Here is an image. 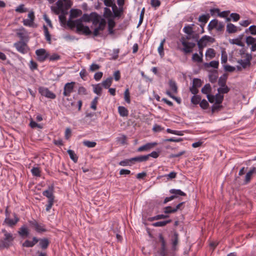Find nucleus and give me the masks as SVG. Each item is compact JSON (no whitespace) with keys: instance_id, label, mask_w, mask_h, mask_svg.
Segmentation results:
<instances>
[{"instance_id":"de8ad7c7","label":"nucleus","mask_w":256,"mask_h":256,"mask_svg":"<svg viewBox=\"0 0 256 256\" xmlns=\"http://www.w3.org/2000/svg\"><path fill=\"white\" fill-rule=\"evenodd\" d=\"M124 98L125 101L128 103L130 104V94L129 92L128 88H126L124 93Z\"/></svg>"},{"instance_id":"69168bd1","label":"nucleus","mask_w":256,"mask_h":256,"mask_svg":"<svg viewBox=\"0 0 256 256\" xmlns=\"http://www.w3.org/2000/svg\"><path fill=\"white\" fill-rule=\"evenodd\" d=\"M103 73L102 72H97L94 75V78L96 80L98 81L102 78Z\"/></svg>"},{"instance_id":"423d86ee","label":"nucleus","mask_w":256,"mask_h":256,"mask_svg":"<svg viewBox=\"0 0 256 256\" xmlns=\"http://www.w3.org/2000/svg\"><path fill=\"white\" fill-rule=\"evenodd\" d=\"M224 26L222 22H218L217 20H213L208 24V30H211L216 29L218 32H222L224 30Z\"/></svg>"},{"instance_id":"473e14b6","label":"nucleus","mask_w":256,"mask_h":256,"mask_svg":"<svg viewBox=\"0 0 256 256\" xmlns=\"http://www.w3.org/2000/svg\"><path fill=\"white\" fill-rule=\"evenodd\" d=\"M212 91L211 86L209 84H207L204 86L202 89V93L204 94H209Z\"/></svg>"},{"instance_id":"bf43d9fd","label":"nucleus","mask_w":256,"mask_h":256,"mask_svg":"<svg viewBox=\"0 0 256 256\" xmlns=\"http://www.w3.org/2000/svg\"><path fill=\"white\" fill-rule=\"evenodd\" d=\"M209 18V16L203 14L199 17L198 20L200 22H204V24L206 23Z\"/></svg>"},{"instance_id":"f8f14e48","label":"nucleus","mask_w":256,"mask_h":256,"mask_svg":"<svg viewBox=\"0 0 256 256\" xmlns=\"http://www.w3.org/2000/svg\"><path fill=\"white\" fill-rule=\"evenodd\" d=\"M75 84L74 82H68L66 83L64 86V90L63 92V94L65 96H70L71 93L73 92L74 85Z\"/></svg>"},{"instance_id":"774afa93","label":"nucleus","mask_w":256,"mask_h":256,"mask_svg":"<svg viewBox=\"0 0 256 256\" xmlns=\"http://www.w3.org/2000/svg\"><path fill=\"white\" fill-rule=\"evenodd\" d=\"M248 30L250 32L252 35L256 34V26H251L248 28Z\"/></svg>"},{"instance_id":"f03ea898","label":"nucleus","mask_w":256,"mask_h":256,"mask_svg":"<svg viewBox=\"0 0 256 256\" xmlns=\"http://www.w3.org/2000/svg\"><path fill=\"white\" fill-rule=\"evenodd\" d=\"M4 237L0 240V249L8 248L12 245L14 237L12 234L8 232L6 230H2Z\"/></svg>"},{"instance_id":"338daca9","label":"nucleus","mask_w":256,"mask_h":256,"mask_svg":"<svg viewBox=\"0 0 256 256\" xmlns=\"http://www.w3.org/2000/svg\"><path fill=\"white\" fill-rule=\"evenodd\" d=\"M87 74L86 71L84 69L82 70L80 72V78L84 80H86Z\"/></svg>"},{"instance_id":"412c9836","label":"nucleus","mask_w":256,"mask_h":256,"mask_svg":"<svg viewBox=\"0 0 256 256\" xmlns=\"http://www.w3.org/2000/svg\"><path fill=\"white\" fill-rule=\"evenodd\" d=\"M131 160L132 164H134L136 162H142L148 160V156H140L134 158H131Z\"/></svg>"},{"instance_id":"8fccbe9b","label":"nucleus","mask_w":256,"mask_h":256,"mask_svg":"<svg viewBox=\"0 0 256 256\" xmlns=\"http://www.w3.org/2000/svg\"><path fill=\"white\" fill-rule=\"evenodd\" d=\"M224 100V96L220 94H216L215 96V101L217 104H221Z\"/></svg>"},{"instance_id":"72a5a7b5","label":"nucleus","mask_w":256,"mask_h":256,"mask_svg":"<svg viewBox=\"0 0 256 256\" xmlns=\"http://www.w3.org/2000/svg\"><path fill=\"white\" fill-rule=\"evenodd\" d=\"M192 26L188 25L186 26H185L183 28V31L186 34H188L189 36V37L192 35L193 33V30H192V26Z\"/></svg>"},{"instance_id":"6ab92c4d","label":"nucleus","mask_w":256,"mask_h":256,"mask_svg":"<svg viewBox=\"0 0 256 256\" xmlns=\"http://www.w3.org/2000/svg\"><path fill=\"white\" fill-rule=\"evenodd\" d=\"M216 52L215 50L212 48H208L206 52V57L208 59H212L216 56Z\"/></svg>"},{"instance_id":"7c9ffc66","label":"nucleus","mask_w":256,"mask_h":256,"mask_svg":"<svg viewBox=\"0 0 256 256\" xmlns=\"http://www.w3.org/2000/svg\"><path fill=\"white\" fill-rule=\"evenodd\" d=\"M254 174L250 170L246 173L244 180V184H246L250 182L251 179L252 178V176H253Z\"/></svg>"},{"instance_id":"13d9d810","label":"nucleus","mask_w":256,"mask_h":256,"mask_svg":"<svg viewBox=\"0 0 256 256\" xmlns=\"http://www.w3.org/2000/svg\"><path fill=\"white\" fill-rule=\"evenodd\" d=\"M200 106L202 108L206 110L208 108L209 104L206 100H203L201 102H200Z\"/></svg>"},{"instance_id":"4d7b16f0","label":"nucleus","mask_w":256,"mask_h":256,"mask_svg":"<svg viewBox=\"0 0 256 256\" xmlns=\"http://www.w3.org/2000/svg\"><path fill=\"white\" fill-rule=\"evenodd\" d=\"M202 84V80L199 78H194L192 81V85L196 87L200 88Z\"/></svg>"},{"instance_id":"37998d69","label":"nucleus","mask_w":256,"mask_h":256,"mask_svg":"<svg viewBox=\"0 0 256 256\" xmlns=\"http://www.w3.org/2000/svg\"><path fill=\"white\" fill-rule=\"evenodd\" d=\"M168 217V215H164V214H158L157 216H156L154 217L150 218H149V220L150 221H152L154 220H158L160 219H164Z\"/></svg>"},{"instance_id":"f704fd0d","label":"nucleus","mask_w":256,"mask_h":256,"mask_svg":"<svg viewBox=\"0 0 256 256\" xmlns=\"http://www.w3.org/2000/svg\"><path fill=\"white\" fill-rule=\"evenodd\" d=\"M204 65L206 67H212L214 68H218L219 66V62L216 60H212L210 63H206Z\"/></svg>"},{"instance_id":"1a4fd4ad","label":"nucleus","mask_w":256,"mask_h":256,"mask_svg":"<svg viewBox=\"0 0 256 256\" xmlns=\"http://www.w3.org/2000/svg\"><path fill=\"white\" fill-rule=\"evenodd\" d=\"M214 38L208 36H202L199 40L198 41V48H204L206 46L208 42H212Z\"/></svg>"},{"instance_id":"79ce46f5","label":"nucleus","mask_w":256,"mask_h":256,"mask_svg":"<svg viewBox=\"0 0 256 256\" xmlns=\"http://www.w3.org/2000/svg\"><path fill=\"white\" fill-rule=\"evenodd\" d=\"M228 60L227 53L224 50L222 51L221 54V62L222 64H225Z\"/></svg>"},{"instance_id":"3c124183","label":"nucleus","mask_w":256,"mask_h":256,"mask_svg":"<svg viewBox=\"0 0 256 256\" xmlns=\"http://www.w3.org/2000/svg\"><path fill=\"white\" fill-rule=\"evenodd\" d=\"M170 192L172 194L180 195L182 196H185L186 194L184 192L180 190L172 189L170 190Z\"/></svg>"},{"instance_id":"4be33fe9","label":"nucleus","mask_w":256,"mask_h":256,"mask_svg":"<svg viewBox=\"0 0 256 256\" xmlns=\"http://www.w3.org/2000/svg\"><path fill=\"white\" fill-rule=\"evenodd\" d=\"M82 14V11L78 9H72L70 10V17L71 18H78Z\"/></svg>"},{"instance_id":"c9c22d12","label":"nucleus","mask_w":256,"mask_h":256,"mask_svg":"<svg viewBox=\"0 0 256 256\" xmlns=\"http://www.w3.org/2000/svg\"><path fill=\"white\" fill-rule=\"evenodd\" d=\"M165 42V39L162 40L158 47V52L160 54V55L162 57L164 56V45Z\"/></svg>"},{"instance_id":"c03bdc74","label":"nucleus","mask_w":256,"mask_h":256,"mask_svg":"<svg viewBox=\"0 0 256 256\" xmlns=\"http://www.w3.org/2000/svg\"><path fill=\"white\" fill-rule=\"evenodd\" d=\"M132 161L131 158L126 159L124 160H122L119 162V165L123 166H130L132 164Z\"/></svg>"},{"instance_id":"a211bd4d","label":"nucleus","mask_w":256,"mask_h":256,"mask_svg":"<svg viewBox=\"0 0 256 256\" xmlns=\"http://www.w3.org/2000/svg\"><path fill=\"white\" fill-rule=\"evenodd\" d=\"M18 234L22 237H27L29 235L30 232L28 228L25 226H23L20 228Z\"/></svg>"},{"instance_id":"0eeeda50","label":"nucleus","mask_w":256,"mask_h":256,"mask_svg":"<svg viewBox=\"0 0 256 256\" xmlns=\"http://www.w3.org/2000/svg\"><path fill=\"white\" fill-rule=\"evenodd\" d=\"M28 222L30 226L34 228L38 232H42L46 231L45 226L43 224L38 223L36 220H30Z\"/></svg>"},{"instance_id":"a18cd8bd","label":"nucleus","mask_w":256,"mask_h":256,"mask_svg":"<svg viewBox=\"0 0 256 256\" xmlns=\"http://www.w3.org/2000/svg\"><path fill=\"white\" fill-rule=\"evenodd\" d=\"M83 144L84 146H86L88 148H94L96 144V143L94 142H90L89 140H84L83 142Z\"/></svg>"},{"instance_id":"9d476101","label":"nucleus","mask_w":256,"mask_h":256,"mask_svg":"<svg viewBox=\"0 0 256 256\" xmlns=\"http://www.w3.org/2000/svg\"><path fill=\"white\" fill-rule=\"evenodd\" d=\"M14 46L16 50L22 53L26 54L28 52V46L26 44L22 41L18 42L14 44Z\"/></svg>"},{"instance_id":"603ef678","label":"nucleus","mask_w":256,"mask_h":256,"mask_svg":"<svg viewBox=\"0 0 256 256\" xmlns=\"http://www.w3.org/2000/svg\"><path fill=\"white\" fill-rule=\"evenodd\" d=\"M246 42L248 45L252 46L256 42V39L251 36H248L246 37Z\"/></svg>"},{"instance_id":"f257e3e1","label":"nucleus","mask_w":256,"mask_h":256,"mask_svg":"<svg viewBox=\"0 0 256 256\" xmlns=\"http://www.w3.org/2000/svg\"><path fill=\"white\" fill-rule=\"evenodd\" d=\"M82 22H92V28H94L92 34L95 36H98L100 32L104 30L106 24V20L96 12H92L90 14H84L79 19L74 20H69L67 24L71 28H76V32L80 34L90 35L92 32L88 26L82 24Z\"/></svg>"},{"instance_id":"f3484780","label":"nucleus","mask_w":256,"mask_h":256,"mask_svg":"<svg viewBox=\"0 0 256 256\" xmlns=\"http://www.w3.org/2000/svg\"><path fill=\"white\" fill-rule=\"evenodd\" d=\"M39 240L36 237L32 238V240L30 241L29 240H26L23 244L22 246L26 248H32L33 247L36 243L38 242Z\"/></svg>"},{"instance_id":"dca6fc26","label":"nucleus","mask_w":256,"mask_h":256,"mask_svg":"<svg viewBox=\"0 0 256 256\" xmlns=\"http://www.w3.org/2000/svg\"><path fill=\"white\" fill-rule=\"evenodd\" d=\"M184 202H180L178 204L176 208H172L168 206L164 208V212L165 214H171L176 212L178 210L180 209L181 206L183 205Z\"/></svg>"},{"instance_id":"39448f33","label":"nucleus","mask_w":256,"mask_h":256,"mask_svg":"<svg viewBox=\"0 0 256 256\" xmlns=\"http://www.w3.org/2000/svg\"><path fill=\"white\" fill-rule=\"evenodd\" d=\"M190 39L189 36L186 38L182 37L180 41L183 46L182 50L185 54H190L192 52L196 44L192 42H190L188 40Z\"/></svg>"},{"instance_id":"bb28decb","label":"nucleus","mask_w":256,"mask_h":256,"mask_svg":"<svg viewBox=\"0 0 256 256\" xmlns=\"http://www.w3.org/2000/svg\"><path fill=\"white\" fill-rule=\"evenodd\" d=\"M178 234L175 232L172 238V245L174 248H175L176 246L178 245Z\"/></svg>"},{"instance_id":"4c0bfd02","label":"nucleus","mask_w":256,"mask_h":256,"mask_svg":"<svg viewBox=\"0 0 256 256\" xmlns=\"http://www.w3.org/2000/svg\"><path fill=\"white\" fill-rule=\"evenodd\" d=\"M31 172L34 176H38V177L40 176L41 171L39 168L34 167L31 170Z\"/></svg>"},{"instance_id":"5fc2aeb1","label":"nucleus","mask_w":256,"mask_h":256,"mask_svg":"<svg viewBox=\"0 0 256 256\" xmlns=\"http://www.w3.org/2000/svg\"><path fill=\"white\" fill-rule=\"evenodd\" d=\"M43 27H44V35H45L46 38V40L50 41L51 40V36L49 33L48 28L44 25V26Z\"/></svg>"},{"instance_id":"c85d7f7f","label":"nucleus","mask_w":256,"mask_h":256,"mask_svg":"<svg viewBox=\"0 0 256 256\" xmlns=\"http://www.w3.org/2000/svg\"><path fill=\"white\" fill-rule=\"evenodd\" d=\"M112 82V77H110L107 78L105 80H104L102 84L105 88H108L111 86Z\"/></svg>"},{"instance_id":"052dcab7","label":"nucleus","mask_w":256,"mask_h":256,"mask_svg":"<svg viewBox=\"0 0 256 256\" xmlns=\"http://www.w3.org/2000/svg\"><path fill=\"white\" fill-rule=\"evenodd\" d=\"M238 63L244 68H246L247 66H250V62H248L247 60H240L238 61Z\"/></svg>"},{"instance_id":"49530a36","label":"nucleus","mask_w":256,"mask_h":256,"mask_svg":"<svg viewBox=\"0 0 256 256\" xmlns=\"http://www.w3.org/2000/svg\"><path fill=\"white\" fill-rule=\"evenodd\" d=\"M15 10L19 13H24L28 11V9L24 8V4H20L16 8Z\"/></svg>"},{"instance_id":"09e8293b","label":"nucleus","mask_w":256,"mask_h":256,"mask_svg":"<svg viewBox=\"0 0 256 256\" xmlns=\"http://www.w3.org/2000/svg\"><path fill=\"white\" fill-rule=\"evenodd\" d=\"M127 138L125 135L122 134L117 138V140L122 144H126Z\"/></svg>"},{"instance_id":"2eb2a0df","label":"nucleus","mask_w":256,"mask_h":256,"mask_svg":"<svg viewBox=\"0 0 256 256\" xmlns=\"http://www.w3.org/2000/svg\"><path fill=\"white\" fill-rule=\"evenodd\" d=\"M14 219H10L8 217L5 218L4 222L10 227H13L19 221V218L16 216V214H14Z\"/></svg>"},{"instance_id":"ddd939ff","label":"nucleus","mask_w":256,"mask_h":256,"mask_svg":"<svg viewBox=\"0 0 256 256\" xmlns=\"http://www.w3.org/2000/svg\"><path fill=\"white\" fill-rule=\"evenodd\" d=\"M159 240L161 243V248L160 250V254L161 256H165L166 253V243L164 238L162 234L159 235Z\"/></svg>"},{"instance_id":"ea45409f","label":"nucleus","mask_w":256,"mask_h":256,"mask_svg":"<svg viewBox=\"0 0 256 256\" xmlns=\"http://www.w3.org/2000/svg\"><path fill=\"white\" fill-rule=\"evenodd\" d=\"M104 16L108 19L112 18V14L110 8H104Z\"/></svg>"},{"instance_id":"20e7f679","label":"nucleus","mask_w":256,"mask_h":256,"mask_svg":"<svg viewBox=\"0 0 256 256\" xmlns=\"http://www.w3.org/2000/svg\"><path fill=\"white\" fill-rule=\"evenodd\" d=\"M56 4V6H52V9L56 14H59L68 9L72 4V1H57Z\"/></svg>"},{"instance_id":"5701e85b","label":"nucleus","mask_w":256,"mask_h":256,"mask_svg":"<svg viewBox=\"0 0 256 256\" xmlns=\"http://www.w3.org/2000/svg\"><path fill=\"white\" fill-rule=\"evenodd\" d=\"M168 84L172 92L176 94L178 92V86L176 82L172 80H169Z\"/></svg>"},{"instance_id":"c756f323","label":"nucleus","mask_w":256,"mask_h":256,"mask_svg":"<svg viewBox=\"0 0 256 256\" xmlns=\"http://www.w3.org/2000/svg\"><path fill=\"white\" fill-rule=\"evenodd\" d=\"M220 85L222 87L218 89V92L220 94H226L229 92V88L225 85L224 84H220L219 82Z\"/></svg>"},{"instance_id":"4468645a","label":"nucleus","mask_w":256,"mask_h":256,"mask_svg":"<svg viewBox=\"0 0 256 256\" xmlns=\"http://www.w3.org/2000/svg\"><path fill=\"white\" fill-rule=\"evenodd\" d=\"M157 145L158 143L156 142L147 143L146 144L139 147L138 149V152H141L144 151H148Z\"/></svg>"},{"instance_id":"0e129e2a","label":"nucleus","mask_w":256,"mask_h":256,"mask_svg":"<svg viewBox=\"0 0 256 256\" xmlns=\"http://www.w3.org/2000/svg\"><path fill=\"white\" fill-rule=\"evenodd\" d=\"M230 17L232 19L234 22H237L240 20V16L238 14L236 13H232L230 15Z\"/></svg>"},{"instance_id":"b1692460","label":"nucleus","mask_w":256,"mask_h":256,"mask_svg":"<svg viewBox=\"0 0 256 256\" xmlns=\"http://www.w3.org/2000/svg\"><path fill=\"white\" fill-rule=\"evenodd\" d=\"M39 245L42 249H46L50 244L47 238H44L39 240Z\"/></svg>"},{"instance_id":"a19ab883","label":"nucleus","mask_w":256,"mask_h":256,"mask_svg":"<svg viewBox=\"0 0 256 256\" xmlns=\"http://www.w3.org/2000/svg\"><path fill=\"white\" fill-rule=\"evenodd\" d=\"M201 100V97L198 95H194L191 98V102L194 104H200Z\"/></svg>"},{"instance_id":"e433bc0d","label":"nucleus","mask_w":256,"mask_h":256,"mask_svg":"<svg viewBox=\"0 0 256 256\" xmlns=\"http://www.w3.org/2000/svg\"><path fill=\"white\" fill-rule=\"evenodd\" d=\"M94 92L98 96H100L102 92V87L100 84L94 86Z\"/></svg>"},{"instance_id":"393cba45","label":"nucleus","mask_w":256,"mask_h":256,"mask_svg":"<svg viewBox=\"0 0 256 256\" xmlns=\"http://www.w3.org/2000/svg\"><path fill=\"white\" fill-rule=\"evenodd\" d=\"M226 30L230 34L234 33L237 32L238 28L232 24L229 23L226 26Z\"/></svg>"},{"instance_id":"aec40b11","label":"nucleus","mask_w":256,"mask_h":256,"mask_svg":"<svg viewBox=\"0 0 256 256\" xmlns=\"http://www.w3.org/2000/svg\"><path fill=\"white\" fill-rule=\"evenodd\" d=\"M108 30L110 34H114V32L113 30L114 28L116 26V22L113 18L108 19Z\"/></svg>"},{"instance_id":"7ed1b4c3","label":"nucleus","mask_w":256,"mask_h":256,"mask_svg":"<svg viewBox=\"0 0 256 256\" xmlns=\"http://www.w3.org/2000/svg\"><path fill=\"white\" fill-rule=\"evenodd\" d=\"M54 187L53 186H50L48 188L44 190L42 192V195L48 198V204L46 206V210L49 212L54 204Z\"/></svg>"},{"instance_id":"6e6d98bb","label":"nucleus","mask_w":256,"mask_h":256,"mask_svg":"<svg viewBox=\"0 0 256 256\" xmlns=\"http://www.w3.org/2000/svg\"><path fill=\"white\" fill-rule=\"evenodd\" d=\"M112 8L114 15L116 17L120 16L121 10L118 9L117 6H116L115 4H114V6H112Z\"/></svg>"},{"instance_id":"e2e57ef3","label":"nucleus","mask_w":256,"mask_h":256,"mask_svg":"<svg viewBox=\"0 0 256 256\" xmlns=\"http://www.w3.org/2000/svg\"><path fill=\"white\" fill-rule=\"evenodd\" d=\"M176 173L174 172H172L168 174H166L164 177H166L168 180L172 179L176 177Z\"/></svg>"},{"instance_id":"cd10ccee","label":"nucleus","mask_w":256,"mask_h":256,"mask_svg":"<svg viewBox=\"0 0 256 256\" xmlns=\"http://www.w3.org/2000/svg\"><path fill=\"white\" fill-rule=\"evenodd\" d=\"M172 222L171 220H168L164 221L158 222L152 224V226L156 227H162L165 226L168 224H170Z\"/></svg>"},{"instance_id":"864d4df0","label":"nucleus","mask_w":256,"mask_h":256,"mask_svg":"<svg viewBox=\"0 0 256 256\" xmlns=\"http://www.w3.org/2000/svg\"><path fill=\"white\" fill-rule=\"evenodd\" d=\"M98 98L96 96L94 98L91 102L90 108L94 110H96V106L98 102Z\"/></svg>"},{"instance_id":"a878e982","label":"nucleus","mask_w":256,"mask_h":256,"mask_svg":"<svg viewBox=\"0 0 256 256\" xmlns=\"http://www.w3.org/2000/svg\"><path fill=\"white\" fill-rule=\"evenodd\" d=\"M118 111L120 116H127L128 114V110L124 106H118Z\"/></svg>"},{"instance_id":"2f4dec72","label":"nucleus","mask_w":256,"mask_h":256,"mask_svg":"<svg viewBox=\"0 0 256 256\" xmlns=\"http://www.w3.org/2000/svg\"><path fill=\"white\" fill-rule=\"evenodd\" d=\"M67 152L69 154L71 160H72L74 162H77L78 160V156L75 154L74 152L72 150H68Z\"/></svg>"},{"instance_id":"680f3d73","label":"nucleus","mask_w":256,"mask_h":256,"mask_svg":"<svg viewBox=\"0 0 256 256\" xmlns=\"http://www.w3.org/2000/svg\"><path fill=\"white\" fill-rule=\"evenodd\" d=\"M34 21L32 19L30 20L28 18L24 19L23 20V24L26 26H31L33 24Z\"/></svg>"},{"instance_id":"58836bf2","label":"nucleus","mask_w":256,"mask_h":256,"mask_svg":"<svg viewBox=\"0 0 256 256\" xmlns=\"http://www.w3.org/2000/svg\"><path fill=\"white\" fill-rule=\"evenodd\" d=\"M202 56L198 55L197 53L193 54L192 60L194 62H202Z\"/></svg>"},{"instance_id":"9b49d317","label":"nucleus","mask_w":256,"mask_h":256,"mask_svg":"<svg viewBox=\"0 0 256 256\" xmlns=\"http://www.w3.org/2000/svg\"><path fill=\"white\" fill-rule=\"evenodd\" d=\"M36 54L38 56V60L39 62H44L48 57V54L46 50L44 48H40L36 51Z\"/></svg>"},{"instance_id":"6e6552de","label":"nucleus","mask_w":256,"mask_h":256,"mask_svg":"<svg viewBox=\"0 0 256 256\" xmlns=\"http://www.w3.org/2000/svg\"><path fill=\"white\" fill-rule=\"evenodd\" d=\"M38 92L42 96L47 98L54 99L56 98V94L50 91L48 88L40 87L38 88Z\"/></svg>"}]
</instances>
